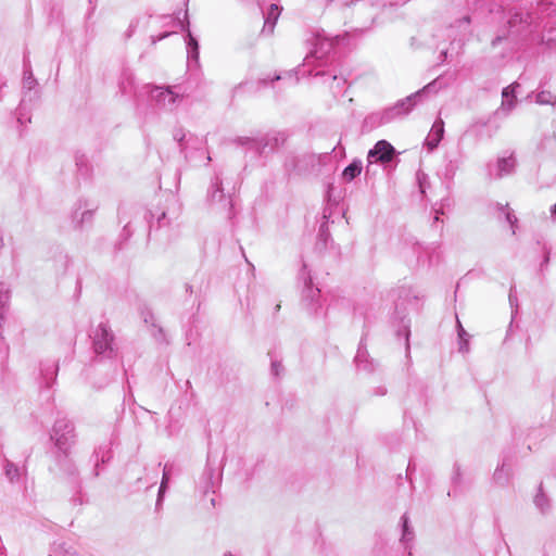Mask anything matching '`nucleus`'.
<instances>
[{
	"label": "nucleus",
	"instance_id": "f257e3e1",
	"mask_svg": "<svg viewBox=\"0 0 556 556\" xmlns=\"http://www.w3.org/2000/svg\"><path fill=\"white\" fill-rule=\"evenodd\" d=\"M441 85L438 79L432 80L418 91L409 94L408 97L399 100L394 105L386 108L380 112L369 114L365 118V125L371 128L389 124L396 118L406 116L421 101V99L430 93H437Z\"/></svg>",
	"mask_w": 556,
	"mask_h": 556
},
{
	"label": "nucleus",
	"instance_id": "f03ea898",
	"mask_svg": "<svg viewBox=\"0 0 556 556\" xmlns=\"http://www.w3.org/2000/svg\"><path fill=\"white\" fill-rule=\"evenodd\" d=\"M340 36L336 37H327L325 34H316L312 38V49L309 53L305 56L302 68H300L295 76H293L292 72H288L287 76L293 83L299 80L298 75H308V71L313 70L318 71L317 67H321L327 64L330 54L333 52L337 45H339Z\"/></svg>",
	"mask_w": 556,
	"mask_h": 556
},
{
	"label": "nucleus",
	"instance_id": "7ed1b4c3",
	"mask_svg": "<svg viewBox=\"0 0 556 556\" xmlns=\"http://www.w3.org/2000/svg\"><path fill=\"white\" fill-rule=\"evenodd\" d=\"M142 90L148 96L150 105L160 111L173 112L182 100V96L170 86L147 84L142 86Z\"/></svg>",
	"mask_w": 556,
	"mask_h": 556
},
{
	"label": "nucleus",
	"instance_id": "20e7f679",
	"mask_svg": "<svg viewBox=\"0 0 556 556\" xmlns=\"http://www.w3.org/2000/svg\"><path fill=\"white\" fill-rule=\"evenodd\" d=\"M39 98L38 81L35 78L30 65V61L27 56L23 60V97L20 102L17 110V122L24 123V119L30 122V117H27L24 113L30 104H33Z\"/></svg>",
	"mask_w": 556,
	"mask_h": 556
},
{
	"label": "nucleus",
	"instance_id": "39448f33",
	"mask_svg": "<svg viewBox=\"0 0 556 556\" xmlns=\"http://www.w3.org/2000/svg\"><path fill=\"white\" fill-rule=\"evenodd\" d=\"M223 176L224 173L222 170H216L214 173L211 178L206 198L211 206L220 212L230 214L232 210V193L229 189H225V179Z\"/></svg>",
	"mask_w": 556,
	"mask_h": 556
},
{
	"label": "nucleus",
	"instance_id": "423d86ee",
	"mask_svg": "<svg viewBox=\"0 0 556 556\" xmlns=\"http://www.w3.org/2000/svg\"><path fill=\"white\" fill-rule=\"evenodd\" d=\"M92 349L97 357L113 359L117 356L115 336L106 323H100L92 331Z\"/></svg>",
	"mask_w": 556,
	"mask_h": 556
},
{
	"label": "nucleus",
	"instance_id": "0eeeda50",
	"mask_svg": "<svg viewBox=\"0 0 556 556\" xmlns=\"http://www.w3.org/2000/svg\"><path fill=\"white\" fill-rule=\"evenodd\" d=\"M50 439L58 452H71L76 442L74 424L66 417H58L52 426Z\"/></svg>",
	"mask_w": 556,
	"mask_h": 556
},
{
	"label": "nucleus",
	"instance_id": "6e6552de",
	"mask_svg": "<svg viewBox=\"0 0 556 556\" xmlns=\"http://www.w3.org/2000/svg\"><path fill=\"white\" fill-rule=\"evenodd\" d=\"M299 280L303 283L302 302L309 314H319L321 308L320 304V290L314 286L311 271L307 270V265L303 263L299 273Z\"/></svg>",
	"mask_w": 556,
	"mask_h": 556
},
{
	"label": "nucleus",
	"instance_id": "1a4fd4ad",
	"mask_svg": "<svg viewBox=\"0 0 556 556\" xmlns=\"http://www.w3.org/2000/svg\"><path fill=\"white\" fill-rule=\"evenodd\" d=\"M97 205L86 199H79L73 205L71 213V223L75 230H84L86 226L91 225Z\"/></svg>",
	"mask_w": 556,
	"mask_h": 556
},
{
	"label": "nucleus",
	"instance_id": "9d476101",
	"mask_svg": "<svg viewBox=\"0 0 556 556\" xmlns=\"http://www.w3.org/2000/svg\"><path fill=\"white\" fill-rule=\"evenodd\" d=\"M534 22V14L523 9H517L511 12L507 23L511 34L526 35L533 31Z\"/></svg>",
	"mask_w": 556,
	"mask_h": 556
},
{
	"label": "nucleus",
	"instance_id": "9b49d317",
	"mask_svg": "<svg viewBox=\"0 0 556 556\" xmlns=\"http://www.w3.org/2000/svg\"><path fill=\"white\" fill-rule=\"evenodd\" d=\"M395 155L394 147L387 140H379L372 149L368 151L367 161L368 166L372 163L379 162L387 164L393 160Z\"/></svg>",
	"mask_w": 556,
	"mask_h": 556
},
{
	"label": "nucleus",
	"instance_id": "f8f14e48",
	"mask_svg": "<svg viewBox=\"0 0 556 556\" xmlns=\"http://www.w3.org/2000/svg\"><path fill=\"white\" fill-rule=\"evenodd\" d=\"M118 89L123 96L135 97L136 100L144 96V90H142V87L139 88L137 86L135 76L130 70H124L122 72Z\"/></svg>",
	"mask_w": 556,
	"mask_h": 556
},
{
	"label": "nucleus",
	"instance_id": "ddd939ff",
	"mask_svg": "<svg viewBox=\"0 0 556 556\" xmlns=\"http://www.w3.org/2000/svg\"><path fill=\"white\" fill-rule=\"evenodd\" d=\"M112 440L105 441L99 444L92 455L91 462L93 463V476L98 477L100 475V466L109 463L113 457L112 451Z\"/></svg>",
	"mask_w": 556,
	"mask_h": 556
},
{
	"label": "nucleus",
	"instance_id": "4468645a",
	"mask_svg": "<svg viewBox=\"0 0 556 556\" xmlns=\"http://www.w3.org/2000/svg\"><path fill=\"white\" fill-rule=\"evenodd\" d=\"M55 465L67 478L74 479L78 475L75 462L71 458V452H58L55 454Z\"/></svg>",
	"mask_w": 556,
	"mask_h": 556
},
{
	"label": "nucleus",
	"instance_id": "2eb2a0df",
	"mask_svg": "<svg viewBox=\"0 0 556 556\" xmlns=\"http://www.w3.org/2000/svg\"><path fill=\"white\" fill-rule=\"evenodd\" d=\"M260 140L261 156H267L285 142V137L280 134H266L260 137Z\"/></svg>",
	"mask_w": 556,
	"mask_h": 556
},
{
	"label": "nucleus",
	"instance_id": "dca6fc26",
	"mask_svg": "<svg viewBox=\"0 0 556 556\" xmlns=\"http://www.w3.org/2000/svg\"><path fill=\"white\" fill-rule=\"evenodd\" d=\"M401 530H402V535H401L400 541L403 544L404 549L407 551L408 554L410 555L412 554V545L410 544L414 542L415 532L410 525V520H409L407 513H405L401 517Z\"/></svg>",
	"mask_w": 556,
	"mask_h": 556
},
{
	"label": "nucleus",
	"instance_id": "f3484780",
	"mask_svg": "<svg viewBox=\"0 0 556 556\" xmlns=\"http://www.w3.org/2000/svg\"><path fill=\"white\" fill-rule=\"evenodd\" d=\"M308 76H321V77H329L331 78L330 83V90L333 93V96L340 94L344 90V86L346 84V79L343 77H339L338 75L331 73V72H325L324 70L319 71H308Z\"/></svg>",
	"mask_w": 556,
	"mask_h": 556
},
{
	"label": "nucleus",
	"instance_id": "a211bd4d",
	"mask_svg": "<svg viewBox=\"0 0 556 556\" xmlns=\"http://www.w3.org/2000/svg\"><path fill=\"white\" fill-rule=\"evenodd\" d=\"M444 135V122L442 119H437L425 140V146L429 151H433L439 143L441 142Z\"/></svg>",
	"mask_w": 556,
	"mask_h": 556
},
{
	"label": "nucleus",
	"instance_id": "6ab92c4d",
	"mask_svg": "<svg viewBox=\"0 0 556 556\" xmlns=\"http://www.w3.org/2000/svg\"><path fill=\"white\" fill-rule=\"evenodd\" d=\"M59 365L54 361H45L40 364V376L46 388H51L58 376Z\"/></svg>",
	"mask_w": 556,
	"mask_h": 556
},
{
	"label": "nucleus",
	"instance_id": "aec40b11",
	"mask_svg": "<svg viewBox=\"0 0 556 556\" xmlns=\"http://www.w3.org/2000/svg\"><path fill=\"white\" fill-rule=\"evenodd\" d=\"M219 479V475L216 473L215 469L207 465L203 471V475L200 480V489L203 494H207L210 492L214 493L215 480Z\"/></svg>",
	"mask_w": 556,
	"mask_h": 556
},
{
	"label": "nucleus",
	"instance_id": "412c9836",
	"mask_svg": "<svg viewBox=\"0 0 556 556\" xmlns=\"http://www.w3.org/2000/svg\"><path fill=\"white\" fill-rule=\"evenodd\" d=\"M279 15L280 8L275 3L270 4L267 12L264 14V26L262 29L263 35L273 34Z\"/></svg>",
	"mask_w": 556,
	"mask_h": 556
},
{
	"label": "nucleus",
	"instance_id": "4be33fe9",
	"mask_svg": "<svg viewBox=\"0 0 556 556\" xmlns=\"http://www.w3.org/2000/svg\"><path fill=\"white\" fill-rule=\"evenodd\" d=\"M167 17L170 18L172 22L177 23L179 25L180 29L186 33L185 41H186L187 48L199 47L198 39L192 35V33L190 30V22L188 20V11L187 10L184 13L182 20H180L179 17H177V20H173L170 16H167Z\"/></svg>",
	"mask_w": 556,
	"mask_h": 556
},
{
	"label": "nucleus",
	"instance_id": "5701e85b",
	"mask_svg": "<svg viewBox=\"0 0 556 556\" xmlns=\"http://www.w3.org/2000/svg\"><path fill=\"white\" fill-rule=\"evenodd\" d=\"M470 24H471V17L470 15H464L460 18H457L452 25L451 28H456L459 33L460 38L458 40H454L452 45L457 42L458 48L463 46V38L470 34Z\"/></svg>",
	"mask_w": 556,
	"mask_h": 556
},
{
	"label": "nucleus",
	"instance_id": "b1692460",
	"mask_svg": "<svg viewBox=\"0 0 556 556\" xmlns=\"http://www.w3.org/2000/svg\"><path fill=\"white\" fill-rule=\"evenodd\" d=\"M437 248L432 245H422L419 242H415L413 245L414 253L417 255V263L432 264V254Z\"/></svg>",
	"mask_w": 556,
	"mask_h": 556
},
{
	"label": "nucleus",
	"instance_id": "393cba45",
	"mask_svg": "<svg viewBox=\"0 0 556 556\" xmlns=\"http://www.w3.org/2000/svg\"><path fill=\"white\" fill-rule=\"evenodd\" d=\"M173 472H174V465L166 463L163 467L162 481L160 484L159 494H157V498H156V507H159L163 502V497L168 488V483L170 481V477H172Z\"/></svg>",
	"mask_w": 556,
	"mask_h": 556
},
{
	"label": "nucleus",
	"instance_id": "a878e982",
	"mask_svg": "<svg viewBox=\"0 0 556 556\" xmlns=\"http://www.w3.org/2000/svg\"><path fill=\"white\" fill-rule=\"evenodd\" d=\"M417 299L418 296L412 287H400L397 290V300L395 302L396 315H400V308L404 305V303H409L412 300L416 301Z\"/></svg>",
	"mask_w": 556,
	"mask_h": 556
},
{
	"label": "nucleus",
	"instance_id": "bb28decb",
	"mask_svg": "<svg viewBox=\"0 0 556 556\" xmlns=\"http://www.w3.org/2000/svg\"><path fill=\"white\" fill-rule=\"evenodd\" d=\"M363 170V162L354 159L342 172L341 177L345 182L353 181Z\"/></svg>",
	"mask_w": 556,
	"mask_h": 556
},
{
	"label": "nucleus",
	"instance_id": "cd10ccee",
	"mask_svg": "<svg viewBox=\"0 0 556 556\" xmlns=\"http://www.w3.org/2000/svg\"><path fill=\"white\" fill-rule=\"evenodd\" d=\"M516 166V159L513 154L509 156H503L497 160V173L496 177L502 178L504 176L510 175Z\"/></svg>",
	"mask_w": 556,
	"mask_h": 556
},
{
	"label": "nucleus",
	"instance_id": "c85d7f7f",
	"mask_svg": "<svg viewBox=\"0 0 556 556\" xmlns=\"http://www.w3.org/2000/svg\"><path fill=\"white\" fill-rule=\"evenodd\" d=\"M233 142L237 146L245 148L247 152H251L256 156H261V147L258 146L261 142L260 138L237 137Z\"/></svg>",
	"mask_w": 556,
	"mask_h": 556
},
{
	"label": "nucleus",
	"instance_id": "c756f323",
	"mask_svg": "<svg viewBox=\"0 0 556 556\" xmlns=\"http://www.w3.org/2000/svg\"><path fill=\"white\" fill-rule=\"evenodd\" d=\"M510 478V467L506 463L505 459H503L502 464H500L494 473H493V481L501 486H504L508 483Z\"/></svg>",
	"mask_w": 556,
	"mask_h": 556
},
{
	"label": "nucleus",
	"instance_id": "7c9ffc66",
	"mask_svg": "<svg viewBox=\"0 0 556 556\" xmlns=\"http://www.w3.org/2000/svg\"><path fill=\"white\" fill-rule=\"evenodd\" d=\"M533 503H534L536 509L542 515H546L551 511V508H552L551 500L543 492L542 484L538 489V493L535 494V496L533 498Z\"/></svg>",
	"mask_w": 556,
	"mask_h": 556
},
{
	"label": "nucleus",
	"instance_id": "2f4dec72",
	"mask_svg": "<svg viewBox=\"0 0 556 556\" xmlns=\"http://www.w3.org/2000/svg\"><path fill=\"white\" fill-rule=\"evenodd\" d=\"M4 475L12 483L21 481L24 468L15 465L13 462L5 459L4 462Z\"/></svg>",
	"mask_w": 556,
	"mask_h": 556
},
{
	"label": "nucleus",
	"instance_id": "473e14b6",
	"mask_svg": "<svg viewBox=\"0 0 556 556\" xmlns=\"http://www.w3.org/2000/svg\"><path fill=\"white\" fill-rule=\"evenodd\" d=\"M515 87H518V84H514L511 86L505 87L502 91V109L506 111H511L516 104V93Z\"/></svg>",
	"mask_w": 556,
	"mask_h": 556
},
{
	"label": "nucleus",
	"instance_id": "72a5a7b5",
	"mask_svg": "<svg viewBox=\"0 0 556 556\" xmlns=\"http://www.w3.org/2000/svg\"><path fill=\"white\" fill-rule=\"evenodd\" d=\"M331 240V236L328 228V222H323L319 226L318 233H317V242L316 247L317 249H326L328 245V242Z\"/></svg>",
	"mask_w": 556,
	"mask_h": 556
},
{
	"label": "nucleus",
	"instance_id": "f704fd0d",
	"mask_svg": "<svg viewBox=\"0 0 556 556\" xmlns=\"http://www.w3.org/2000/svg\"><path fill=\"white\" fill-rule=\"evenodd\" d=\"M495 206L500 212L504 213L505 219L510 225L513 235H515L518 219H517L515 213L509 208L508 203H506V204L496 203Z\"/></svg>",
	"mask_w": 556,
	"mask_h": 556
},
{
	"label": "nucleus",
	"instance_id": "c9c22d12",
	"mask_svg": "<svg viewBox=\"0 0 556 556\" xmlns=\"http://www.w3.org/2000/svg\"><path fill=\"white\" fill-rule=\"evenodd\" d=\"M174 219H176V217L169 216L167 212H162L160 215H157L155 224L151 223L150 231L157 230L165 226H169L172 225Z\"/></svg>",
	"mask_w": 556,
	"mask_h": 556
},
{
	"label": "nucleus",
	"instance_id": "e433bc0d",
	"mask_svg": "<svg viewBox=\"0 0 556 556\" xmlns=\"http://www.w3.org/2000/svg\"><path fill=\"white\" fill-rule=\"evenodd\" d=\"M535 102L541 105L549 104L555 105L556 104V94L548 90H542L536 93L535 96Z\"/></svg>",
	"mask_w": 556,
	"mask_h": 556
},
{
	"label": "nucleus",
	"instance_id": "4c0bfd02",
	"mask_svg": "<svg viewBox=\"0 0 556 556\" xmlns=\"http://www.w3.org/2000/svg\"><path fill=\"white\" fill-rule=\"evenodd\" d=\"M400 323H401V326L400 328L397 329V336H403L404 339H405V344H406V350L409 349V334H410V331H409V321L405 320L406 317L403 315V316H400Z\"/></svg>",
	"mask_w": 556,
	"mask_h": 556
},
{
	"label": "nucleus",
	"instance_id": "58836bf2",
	"mask_svg": "<svg viewBox=\"0 0 556 556\" xmlns=\"http://www.w3.org/2000/svg\"><path fill=\"white\" fill-rule=\"evenodd\" d=\"M458 339H459V351L463 353L468 352V337L469 334L463 328L460 321L457 319Z\"/></svg>",
	"mask_w": 556,
	"mask_h": 556
},
{
	"label": "nucleus",
	"instance_id": "ea45409f",
	"mask_svg": "<svg viewBox=\"0 0 556 556\" xmlns=\"http://www.w3.org/2000/svg\"><path fill=\"white\" fill-rule=\"evenodd\" d=\"M416 180H417V184H418V188H419V191L421 194H425L427 189L429 188L430 186V182H429V177L426 173L421 172V170H418L416 173Z\"/></svg>",
	"mask_w": 556,
	"mask_h": 556
},
{
	"label": "nucleus",
	"instance_id": "a19ab883",
	"mask_svg": "<svg viewBox=\"0 0 556 556\" xmlns=\"http://www.w3.org/2000/svg\"><path fill=\"white\" fill-rule=\"evenodd\" d=\"M283 167L288 175H291L292 173H294L298 167V156H295L292 153L289 154L285 160Z\"/></svg>",
	"mask_w": 556,
	"mask_h": 556
},
{
	"label": "nucleus",
	"instance_id": "79ce46f5",
	"mask_svg": "<svg viewBox=\"0 0 556 556\" xmlns=\"http://www.w3.org/2000/svg\"><path fill=\"white\" fill-rule=\"evenodd\" d=\"M67 546L63 542H54L49 551V556H64L65 552H67Z\"/></svg>",
	"mask_w": 556,
	"mask_h": 556
},
{
	"label": "nucleus",
	"instance_id": "37998d69",
	"mask_svg": "<svg viewBox=\"0 0 556 556\" xmlns=\"http://www.w3.org/2000/svg\"><path fill=\"white\" fill-rule=\"evenodd\" d=\"M283 372V366L281 365L280 361L270 357V374L275 378H279Z\"/></svg>",
	"mask_w": 556,
	"mask_h": 556
},
{
	"label": "nucleus",
	"instance_id": "c03bdc74",
	"mask_svg": "<svg viewBox=\"0 0 556 556\" xmlns=\"http://www.w3.org/2000/svg\"><path fill=\"white\" fill-rule=\"evenodd\" d=\"M76 160V165L78 167V170L81 175L86 176L88 175L89 173V168H88V165H87V159L85 155H76L75 157Z\"/></svg>",
	"mask_w": 556,
	"mask_h": 556
},
{
	"label": "nucleus",
	"instance_id": "a18cd8bd",
	"mask_svg": "<svg viewBox=\"0 0 556 556\" xmlns=\"http://www.w3.org/2000/svg\"><path fill=\"white\" fill-rule=\"evenodd\" d=\"M173 138L179 143V148L181 151L186 149V146L184 143L186 138V132L182 128H176L173 132Z\"/></svg>",
	"mask_w": 556,
	"mask_h": 556
},
{
	"label": "nucleus",
	"instance_id": "49530a36",
	"mask_svg": "<svg viewBox=\"0 0 556 556\" xmlns=\"http://www.w3.org/2000/svg\"><path fill=\"white\" fill-rule=\"evenodd\" d=\"M451 481L455 486L462 483V470L458 464H454Z\"/></svg>",
	"mask_w": 556,
	"mask_h": 556
},
{
	"label": "nucleus",
	"instance_id": "de8ad7c7",
	"mask_svg": "<svg viewBox=\"0 0 556 556\" xmlns=\"http://www.w3.org/2000/svg\"><path fill=\"white\" fill-rule=\"evenodd\" d=\"M200 54V46L194 48H187V56L189 62L198 64Z\"/></svg>",
	"mask_w": 556,
	"mask_h": 556
},
{
	"label": "nucleus",
	"instance_id": "09e8293b",
	"mask_svg": "<svg viewBox=\"0 0 556 556\" xmlns=\"http://www.w3.org/2000/svg\"><path fill=\"white\" fill-rule=\"evenodd\" d=\"M366 357V350L363 348V340L361 341V344L358 346L357 353L355 355V362L358 367H361V364L365 361Z\"/></svg>",
	"mask_w": 556,
	"mask_h": 556
},
{
	"label": "nucleus",
	"instance_id": "8fccbe9b",
	"mask_svg": "<svg viewBox=\"0 0 556 556\" xmlns=\"http://www.w3.org/2000/svg\"><path fill=\"white\" fill-rule=\"evenodd\" d=\"M152 327L154 329L153 331V337L157 340V341H163L165 340V334H164V331L161 327L156 326L154 323H152Z\"/></svg>",
	"mask_w": 556,
	"mask_h": 556
},
{
	"label": "nucleus",
	"instance_id": "3c124183",
	"mask_svg": "<svg viewBox=\"0 0 556 556\" xmlns=\"http://www.w3.org/2000/svg\"><path fill=\"white\" fill-rule=\"evenodd\" d=\"M443 207H444V203L442 202L441 206L439 208H434L432 226L439 222L443 223V220L440 219V216L444 214Z\"/></svg>",
	"mask_w": 556,
	"mask_h": 556
},
{
	"label": "nucleus",
	"instance_id": "603ef678",
	"mask_svg": "<svg viewBox=\"0 0 556 556\" xmlns=\"http://www.w3.org/2000/svg\"><path fill=\"white\" fill-rule=\"evenodd\" d=\"M508 300H509V304H510L511 307L515 306V305L517 306L518 299H517V295H516L515 287H510Z\"/></svg>",
	"mask_w": 556,
	"mask_h": 556
},
{
	"label": "nucleus",
	"instance_id": "864d4df0",
	"mask_svg": "<svg viewBox=\"0 0 556 556\" xmlns=\"http://www.w3.org/2000/svg\"><path fill=\"white\" fill-rule=\"evenodd\" d=\"M369 3H370V0H356V1H352L350 4L364 8V7H367Z\"/></svg>",
	"mask_w": 556,
	"mask_h": 556
},
{
	"label": "nucleus",
	"instance_id": "5fc2aeb1",
	"mask_svg": "<svg viewBox=\"0 0 556 556\" xmlns=\"http://www.w3.org/2000/svg\"><path fill=\"white\" fill-rule=\"evenodd\" d=\"M416 470V465L413 460L408 462L407 469H406V477L408 478L409 475Z\"/></svg>",
	"mask_w": 556,
	"mask_h": 556
},
{
	"label": "nucleus",
	"instance_id": "6e6d98bb",
	"mask_svg": "<svg viewBox=\"0 0 556 556\" xmlns=\"http://www.w3.org/2000/svg\"><path fill=\"white\" fill-rule=\"evenodd\" d=\"M121 236L124 237L125 239H128L131 236V229L129 228L128 224L124 226V229H123V232Z\"/></svg>",
	"mask_w": 556,
	"mask_h": 556
},
{
	"label": "nucleus",
	"instance_id": "4d7b16f0",
	"mask_svg": "<svg viewBox=\"0 0 556 556\" xmlns=\"http://www.w3.org/2000/svg\"><path fill=\"white\" fill-rule=\"evenodd\" d=\"M138 25V21H132L127 30V37H130Z\"/></svg>",
	"mask_w": 556,
	"mask_h": 556
},
{
	"label": "nucleus",
	"instance_id": "13d9d810",
	"mask_svg": "<svg viewBox=\"0 0 556 556\" xmlns=\"http://www.w3.org/2000/svg\"><path fill=\"white\" fill-rule=\"evenodd\" d=\"M170 35H172V33L166 31V33L161 34L157 37H152V42L155 43L156 41L163 40V39L167 38Z\"/></svg>",
	"mask_w": 556,
	"mask_h": 556
},
{
	"label": "nucleus",
	"instance_id": "bf43d9fd",
	"mask_svg": "<svg viewBox=\"0 0 556 556\" xmlns=\"http://www.w3.org/2000/svg\"><path fill=\"white\" fill-rule=\"evenodd\" d=\"M440 58H441V61L442 62H445L447 61V58H448V50H442L441 53H440Z\"/></svg>",
	"mask_w": 556,
	"mask_h": 556
},
{
	"label": "nucleus",
	"instance_id": "052dcab7",
	"mask_svg": "<svg viewBox=\"0 0 556 556\" xmlns=\"http://www.w3.org/2000/svg\"><path fill=\"white\" fill-rule=\"evenodd\" d=\"M186 292L189 293V294H192L193 293V287L192 285L190 283H187L186 285Z\"/></svg>",
	"mask_w": 556,
	"mask_h": 556
},
{
	"label": "nucleus",
	"instance_id": "680f3d73",
	"mask_svg": "<svg viewBox=\"0 0 556 556\" xmlns=\"http://www.w3.org/2000/svg\"><path fill=\"white\" fill-rule=\"evenodd\" d=\"M502 40V37L501 36H497L495 37L493 40H492V46L495 47L500 41Z\"/></svg>",
	"mask_w": 556,
	"mask_h": 556
},
{
	"label": "nucleus",
	"instance_id": "e2e57ef3",
	"mask_svg": "<svg viewBox=\"0 0 556 556\" xmlns=\"http://www.w3.org/2000/svg\"><path fill=\"white\" fill-rule=\"evenodd\" d=\"M150 320H153V315L149 313L147 316H144V323H149Z\"/></svg>",
	"mask_w": 556,
	"mask_h": 556
},
{
	"label": "nucleus",
	"instance_id": "0e129e2a",
	"mask_svg": "<svg viewBox=\"0 0 556 556\" xmlns=\"http://www.w3.org/2000/svg\"><path fill=\"white\" fill-rule=\"evenodd\" d=\"M551 214L553 217H556V203L551 207Z\"/></svg>",
	"mask_w": 556,
	"mask_h": 556
},
{
	"label": "nucleus",
	"instance_id": "69168bd1",
	"mask_svg": "<svg viewBox=\"0 0 556 556\" xmlns=\"http://www.w3.org/2000/svg\"><path fill=\"white\" fill-rule=\"evenodd\" d=\"M548 261H549V255H548V253H546V255L544 256V260H543V262H542L541 266H543V265L547 264V263H548Z\"/></svg>",
	"mask_w": 556,
	"mask_h": 556
},
{
	"label": "nucleus",
	"instance_id": "338daca9",
	"mask_svg": "<svg viewBox=\"0 0 556 556\" xmlns=\"http://www.w3.org/2000/svg\"><path fill=\"white\" fill-rule=\"evenodd\" d=\"M285 77H282L281 75H276L271 81H275V80H280V79H283Z\"/></svg>",
	"mask_w": 556,
	"mask_h": 556
},
{
	"label": "nucleus",
	"instance_id": "774afa93",
	"mask_svg": "<svg viewBox=\"0 0 556 556\" xmlns=\"http://www.w3.org/2000/svg\"><path fill=\"white\" fill-rule=\"evenodd\" d=\"M387 390L384 388H379V393L380 395H383L386 394Z\"/></svg>",
	"mask_w": 556,
	"mask_h": 556
}]
</instances>
